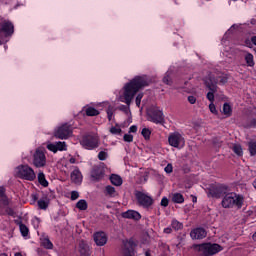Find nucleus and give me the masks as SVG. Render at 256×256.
Listing matches in <instances>:
<instances>
[{
	"label": "nucleus",
	"mask_w": 256,
	"mask_h": 256,
	"mask_svg": "<svg viewBox=\"0 0 256 256\" xmlns=\"http://www.w3.org/2000/svg\"><path fill=\"white\" fill-rule=\"evenodd\" d=\"M149 85V80H147V76H136L130 82L124 85V92L119 97L121 103H126L128 107H131V103H133V99H135V95L143 89V87H147Z\"/></svg>",
	"instance_id": "f257e3e1"
},
{
	"label": "nucleus",
	"mask_w": 256,
	"mask_h": 256,
	"mask_svg": "<svg viewBox=\"0 0 256 256\" xmlns=\"http://www.w3.org/2000/svg\"><path fill=\"white\" fill-rule=\"evenodd\" d=\"M243 203H245L243 195L228 192L223 197L221 205L223 209H241V207H243Z\"/></svg>",
	"instance_id": "f03ea898"
},
{
	"label": "nucleus",
	"mask_w": 256,
	"mask_h": 256,
	"mask_svg": "<svg viewBox=\"0 0 256 256\" xmlns=\"http://www.w3.org/2000/svg\"><path fill=\"white\" fill-rule=\"evenodd\" d=\"M205 85L207 89H209V92L206 95V99L210 101L209 109L213 113V115H217V108L215 107L214 101H215V93H217V80L214 78H210L205 81Z\"/></svg>",
	"instance_id": "7ed1b4c3"
},
{
	"label": "nucleus",
	"mask_w": 256,
	"mask_h": 256,
	"mask_svg": "<svg viewBox=\"0 0 256 256\" xmlns=\"http://www.w3.org/2000/svg\"><path fill=\"white\" fill-rule=\"evenodd\" d=\"M16 175L20 179H24L25 181H35L37 179V174H35V170L31 168L29 165H19L16 168Z\"/></svg>",
	"instance_id": "20e7f679"
},
{
	"label": "nucleus",
	"mask_w": 256,
	"mask_h": 256,
	"mask_svg": "<svg viewBox=\"0 0 256 256\" xmlns=\"http://www.w3.org/2000/svg\"><path fill=\"white\" fill-rule=\"evenodd\" d=\"M227 193H229V186L227 184H212L208 188L207 195L214 199H221Z\"/></svg>",
	"instance_id": "39448f33"
},
{
	"label": "nucleus",
	"mask_w": 256,
	"mask_h": 256,
	"mask_svg": "<svg viewBox=\"0 0 256 256\" xmlns=\"http://www.w3.org/2000/svg\"><path fill=\"white\" fill-rule=\"evenodd\" d=\"M32 165L37 169H41L47 165V156L45 155V149L37 148L33 154Z\"/></svg>",
	"instance_id": "423d86ee"
},
{
	"label": "nucleus",
	"mask_w": 256,
	"mask_h": 256,
	"mask_svg": "<svg viewBox=\"0 0 256 256\" xmlns=\"http://www.w3.org/2000/svg\"><path fill=\"white\" fill-rule=\"evenodd\" d=\"M80 144L84 149L93 151V149H97V147H99V137L95 135H85L80 141Z\"/></svg>",
	"instance_id": "0eeeda50"
},
{
	"label": "nucleus",
	"mask_w": 256,
	"mask_h": 256,
	"mask_svg": "<svg viewBox=\"0 0 256 256\" xmlns=\"http://www.w3.org/2000/svg\"><path fill=\"white\" fill-rule=\"evenodd\" d=\"M168 143L171 147L176 149H183L185 147V138L179 132H173L168 137Z\"/></svg>",
	"instance_id": "6e6552de"
},
{
	"label": "nucleus",
	"mask_w": 256,
	"mask_h": 256,
	"mask_svg": "<svg viewBox=\"0 0 256 256\" xmlns=\"http://www.w3.org/2000/svg\"><path fill=\"white\" fill-rule=\"evenodd\" d=\"M71 135H73V127L69 124L59 126L54 132V137L56 139H69Z\"/></svg>",
	"instance_id": "1a4fd4ad"
},
{
	"label": "nucleus",
	"mask_w": 256,
	"mask_h": 256,
	"mask_svg": "<svg viewBox=\"0 0 256 256\" xmlns=\"http://www.w3.org/2000/svg\"><path fill=\"white\" fill-rule=\"evenodd\" d=\"M105 177V169L101 166H94L90 171V179L93 183H99L103 181Z\"/></svg>",
	"instance_id": "9d476101"
},
{
	"label": "nucleus",
	"mask_w": 256,
	"mask_h": 256,
	"mask_svg": "<svg viewBox=\"0 0 256 256\" xmlns=\"http://www.w3.org/2000/svg\"><path fill=\"white\" fill-rule=\"evenodd\" d=\"M135 197L142 207H151L153 205V198L141 191H136Z\"/></svg>",
	"instance_id": "9b49d317"
},
{
	"label": "nucleus",
	"mask_w": 256,
	"mask_h": 256,
	"mask_svg": "<svg viewBox=\"0 0 256 256\" xmlns=\"http://www.w3.org/2000/svg\"><path fill=\"white\" fill-rule=\"evenodd\" d=\"M199 251H203L205 255H215L221 251L219 244H203L199 246Z\"/></svg>",
	"instance_id": "f8f14e48"
},
{
	"label": "nucleus",
	"mask_w": 256,
	"mask_h": 256,
	"mask_svg": "<svg viewBox=\"0 0 256 256\" xmlns=\"http://www.w3.org/2000/svg\"><path fill=\"white\" fill-rule=\"evenodd\" d=\"M14 31H15V27L13 26V23L5 20L1 24L0 33H4L5 37H11Z\"/></svg>",
	"instance_id": "ddd939ff"
},
{
	"label": "nucleus",
	"mask_w": 256,
	"mask_h": 256,
	"mask_svg": "<svg viewBox=\"0 0 256 256\" xmlns=\"http://www.w3.org/2000/svg\"><path fill=\"white\" fill-rule=\"evenodd\" d=\"M149 120L152 123H163L165 121V116H163V111L161 110H154L149 114Z\"/></svg>",
	"instance_id": "4468645a"
},
{
	"label": "nucleus",
	"mask_w": 256,
	"mask_h": 256,
	"mask_svg": "<svg viewBox=\"0 0 256 256\" xmlns=\"http://www.w3.org/2000/svg\"><path fill=\"white\" fill-rule=\"evenodd\" d=\"M47 150L52 151V153H57V151H67V144L65 142H57L55 144H47Z\"/></svg>",
	"instance_id": "2eb2a0df"
},
{
	"label": "nucleus",
	"mask_w": 256,
	"mask_h": 256,
	"mask_svg": "<svg viewBox=\"0 0 256 256\" xmlns=\"http://www.w3.org/2000/svg\"><path fill=\"white\" fill-rule=\"evenodd\" d=\"M70 179L72 183H75L76 185H81V183H83V174H81V170L75 167V169L70 174Z\"/></svg>",
	"instance_id": "dca6fc26"
},
{
	"label": "nucleus",
	"mask_w": 256,
	"mask_h": 256,
	"mask_svg": "<svg viewBox=\"0 0 256 256\" xmlns=\"http://www.w3.org/2000/svg\"><path fill=\"white\" fill-rule=\"evenodd\" d=\"M94 241L98 247H103L107 244V234L105 232H96L94 234Z\"/></svg>",
	"instance_id": "f3484780"
},
{
	"label": "nucleus",
	"mask_w": 256,
	"mask_h": 256,
	"mask_svg": "<svg viewBox=\"0 0 256 256\" xmlns=\"http://www.w3.org/2000/svg\"><path fill=\"white\" fill-rule=\"evenodd\" d=\"M191 239H205L207 231L204 228H196L190 232Z\"/></svg>",
	"instance_id": "a211bd4d"
},
{
	"label": "nucleus",
	"mask_w": 256,
	"mask_h": 256,
	"mask_svg": "<svg viewBox=\"0 0 256 256\" xmlns=\"http://www.w3.org/2000/svg\"><path fill=\"white\" fill-rule=\"evenodd\" d=\"M209 79H215V81H217V84L219 83V85H225V83L229 81V76L223 73L218 74V76L216 77L209 75L208 77L205 78L204 82Z\"/></svg>",
	"instance_id": "6ab92c4d"
},
{
	"label": "nucleus",
	"mask_w": 256,
	"mask_h": 256,
	"mask_svg": "<svg viewBox=\"0 0 256 256\" xmlns=\"http://www.w3.org/2000/svg\"><path fill=\"white\" fill-rule=\"evenodd\" d=\"M124 219H133V221H139L141 219V214L135 210H128L122 213Z\"/></svg>",
	"instance_id": "aec40b11"
},
{
	"label": "nucleus",
	"mask_w": 256,
	"mask_h": 256,
	"mask_svg": "<svg viewBox=\"0 0 256 256\" xmlns=\"http://www.w3.org/2000/svg\"><path fill=\"white\" fill-rule=\"evenodd\" d=\"M135 255V248L133 241H128L124 244L123 256H133Z\"/></svg>",
	"instance_id": "412c9836"
},
{
	"label": "nucleus",
	"mask_w": 256,
	"mask_h": 256,
	"mask_svg": "<svg viewBox=\"0 0 256 256\" xmlns=\"http://www.w3.org/2000/svg\"><path fill=\"white\" fill-rule=\"evenodd\" d=\"M79 253L81 256H87L89 255V246L87 245V242L85 240H81L79 242Z\"/></svg>",
	"instance_id": "4be33fe9"
},
{
	"label": "nucleus",
	"mask_w": 256,
	"mask_h": 256,
	"mask_svg": "<svg viewBox=\"0 0 256 256\" xmlns=\"http://www.w3.org/2000/svg\"><path fill=\"white\" fill-rule=\"evenodd\" d=\"M110 181L112 185H115V187H121V185H123V178L117 174H112L110 176Z\"/></svg>",
	"instance_id": "5701e85b"
},
{
	"label": "nucleus",
	"mask_w": 256,
	"mask_h": 256,
	"mask_svg": "<svg viewBox=\"0 0 256 256\" xmlns=\"http://www.w3.org/2000/svg\"><path fill=\"white\" fill-rule=\"evenodd\" d=\"M104 195L106 197H111V198L117 197V190H115V187L108 185L104 189Z\"/></svg>",
	"instance_id": "b1692460"
},
{
	"label": "nucleus",
	"mask_w": 256,
	"mask_h": 256,
	"mask_svg": "<svg viewBox=\"0 0 256 256\" xmlns=\"http://www.w3.org/2000/svg\"><path fill=\"white\" fill-rule=\"evenodd\" d=\"M84 111H85L87 117H97V115H99V110H97L91 106H86L84 108Z\"/></svg>",
	"instance_id": "393cba45"
},
{
	"label": "nucleus",
	"mask_w": 256,
	"mask_h": 256,
	"mask_svg": "<svg viewBox=\"0 0 256 256\" xmlns=\"http://www.w3.org/2000/svg\"><path fill=\"white\" fill-rule=\"evenodd\" d=\"M38 182L40 185H42V187H49V182L45 178V174L43 172L38 173Z\"/></svg>",
	"instance_id": "a878e982"
},
{
	"label": "nucleus",
	"mask_w": 256,
	"mask_h": 256,
	"mask_svg": "<svg viewBox=\"0 0 256 256\" xmlns=\"http://www.w3.org/2000/svg\"><path fill=\"white\" fill-rule=\"evenodd\" d=\"M172 201H173V203H184L185 198L183 197V195L181 193H174L172 195Z\"/></svg>",
	"instance_id": "bb28decb"
},
{
	"label": "nucleus",
	"mask_w": 256,
	"mask_h": 256,
	"mask_svg": "<svg viewBox=\"0 0 256 256\" xmlns=\"http://www.w3.org/2000/svg\"><path fill=\"white\" fill-rule=\"evenodd\" d=\"M87 201L82 199V200H79L77 203H76V208L79 209V211H87Z\"/></svg>",
	"instance_id": "cd10ccee"
},
{
	"label": "nucleus",
	"mask_w": 256,
	"mask_h": 256,
	"mask_svg": "<svg viewBox=\"0 0 256 256\" xmlns=\"http://www.w3.org/2000/svg\"><path fill=\"white\" fill-rule=\"evenodd\" d=\"M245 61L248 65V67H255V60H253V54L247 53L245 55Z\"/></svg>",
	"instance_id": "c85d7f7f"
},
{
	"label": "nucleus",
	"mask_w": 256,
	"mask_h": 256,
	"mask_svg": "<svg viewBox=\"0 0 256 256\" xmlns=\"http://www.w3.org/2000/svg\"><path fill=\"white\" fill-rule=\"evenodd\" d=\"M18 225L22 237H27V235H29V228L25 224H22L21 222L18 223Z\"/></svg>",
	"instance_id": "c756f323"
},
{
	"label": "nucleus",
	"mask_w": 256,
	"mask_h": 256,
	"mask_svg": "<svg viewBox=\"0 0 256 256\" xmlns=\"http://www.w3.org/2000/svg\"><path fill=\"white\" fill-rule=\"evenodd\" d=\"M42 247H44L45 249H53V243L51 242V240H49V238H44L42 239Z\"/></svg>",
	"instance_id": "7c9ffc66"
},
{
	"label": "nucleus",
	"mask_w": 256,
	"mask_h": 256,
	"mask_svg": "<svg viewBox=\"0 0 256 256\" xmlns=\"http://www.w3.org/2000/svg\"><path fill=\"white\" fill-rule=\"evenodd\" d=\"M163 83H165V85H173V80L171 79V72H166L165 76L163 77Z\"/></svg>",
	"instance_id": "2f4dec72"
},
{
	"label": "nucleus",
	"mask_w": 256,
	"mask_h": 256,
	"mask_svg": "<svg viewBox=\"0 0 256 256\" xmlns=\"http://www.w3.org/2000/svg\"><path fill=\"white\" fill-rule=\"evenodd\" d=\"M248 149L250 151V155H256V141H250L248 144Z\"/></svg>",
	"instance_id": "473e14b6"
},
{
	"label": "nucleus",
	"mask_w": 256,
	"mask_h": 256,
	"mask_svg": "<svg viewBox=\"0 0 256 256\" xmlns=\"http://www.w3.org/2000/svg\"><path fill=\"white\" fill-rule=\"evenodd\" d=\"M171 226H172V229H175V231H179L180 229H183V224L177 220H172Z\"/></svg>",
	"instance_id": "72a5a7b5"
},
{
	"label": "nucleus",
	"mask_w": 256,
	"mask_h": 256,
	"mask_svg": "<svg viewBox=\"0 0 256 256\" xmlns=\"http://www.w3.org/2000/svg\"><path fill=\"white\" fill-rule=\"evenodd\" d=\"M121 132H122L121 127H119L118 124L110 128V133L112 135H121Z\"/></svg>",
	"instance_id": "f704fd0d"
},
{
	"label": "nucleus",
	"mask_w": 256,
	"mask_h": 256,
	"mask_svg": "<svg viewBox=\"0 0 256 256\" xmlns=\"http://www.w3.org/2000/svg\"><path fill=\"white\" fill-rule=\"evenodd\" d=\"M232 149H233L234 153L236 155H238L239 157H241V155H243V148H241V145L235 144Z\"/></svg>",
	"instance_id": "c9c22d12"
},
{
	"label": "nucleus",
	"mask_w": 256,
	"mask_h": 256,
	"mask_svg": "<svg viewBox=\"0 0 256 256\" xmlns=\"http://www.w3.org/2000/svg\"><path fill=\"white\" fill-rule=\"evenodd\" d=\"M38 207L39 209H47L49 207V202H47L46 200L40 199L38 200Z\"/></svg>",
	"instance_id": "e433bc0d"
},
{
	"label": "nucleus",
	"mask_w": 256,
	"mask_h": 256,
	"mask_svg": "<svg viewBox=\"0 0 256 256\" xmlns=\"http://www.w3.org/2000/svg\"><path fill=\"white\" fill-rule=\"evenodd\" d=\"M107 157H109V154L107 153V151H100L98 153L99 161H105V160H107Z\"/></svg>",
	"instance_id": "4c0bfd02"
},
{
	"label": "nucleus",
	"mask_w": 256,
	"mask_h": 256,
	"mask_svg": "<svg viewBox=\"0 0 256 256\" xmlns=\"http://www.w3.org/2000/svg\"><path fill=\"white\" fill-rule=\"evenodd\" d=\"M224 115H231V105L225 103L223 106Z\"/></svg>",
	"instance_id": "58836bf2"
},
{
	"label": "nucleus",
	"mask_w": 256,
	"mask_h": 256,
	"mask_svg": "<svg viewBox=\"0 0 256 256\" xmlns=\"http://www.w3.org/2000/svg\"><path fill=\"white\" fill-rule=\"evenodd\" d=\"M142 135L145 139H149V137H151V130L144 128L142 130Z\"/></svg>",
	"instance_id": "ea45409f"
},
{
	"label": "nucleus",
	"mask_w": 256,
	"mask_h": 256,
	"mask_svg": "<svg viewBox=\"0 0 256 256\" xmlns=\"http://www.w3.org/2000/svg\"><path fill=\"white\" fill-rule=\"evenodd\" d=\"M141 99H143V93H139L137 96H136V105L137 107H141Z\"/></svg>",
	"instance_id": "a19ab883"
},
{
	"label": "nucleus",
	"mask_w": 256,
	"mask_h": 256,
	"mask_svg": "<svg viewBox=\"0 0 256 256\" xmlns=\"http://www.w3.org/2000/svg\"><path fill=\"white\" fill-rule=\"evenodd\" d=\"M188 102L190 103V105H195V103H197V97L190 95L188 96Z\"/></svg>",
	"instance_id": "79ce46f5"
},
{
	"label": "nucleus",
	"mask_w": 256,
	"mask_h": 256,
	"mask_svg": "<svg viewBox=\"0 0 256 256\" xmlns=\"http://www.w3.org/2000/svg\"><path fill=\"white\" fill-rule=\"evenodd\" d=\"M77 199H79V192L72 191L71 192V201H77Z\"/></svg>",
	"instance_id": "37998d69"
},
{
	"label": "nucleus",
	"mask_w": 256,
	"mask_h": 256,
	"mask_svg": "<svg viewBox=\"0 0 256 256\" xmlns=\"http://www.w3.org/2000/svg\"><path fill=\"white\" fill-rule=\"evenodd\" d=\"M124 141H126V143H132V141H133V135H131V134H125V135H124Z\"/></svg>",
	"instance_id": "c03bdc74"
},
{
	"label": "nucleus",
	"mask_w": 256,
	"mask_h": 256,
	"mask_svg": "<svg viewBox=\"0 0 256 256\" xmlns=\"http://www.w3.org/2000/svg\"><path fill=\"white\" fill-rule=\"evenodd\" d=\"M165 173H173V165L167 164V166L164 168Z\"/></svg>",
	"instance_id": "a18cd8bd"
},
{
	"label": "nucleus",
	"mask_w": 256,
	"mask_h": 256,
	"mask_svg": "<svg viewBox=\"0 0 256 256\" xmlns=\"http://www.w3.org/2000/svg\"><path fill=\"white\" fill-rule=\"evenodd\" d=\"M161 205L162 207H167L169 205V199L167 197L162 198Z\"/></svg>",
	"instance_id": "49530a36"
},
{
	"label": "nucleus",
	"mask_w": 256,
	"mask_h": 256,
	"mask_svg": "<svg viewBox=\"0 0 256 256\" xmlns=\"http://www.w3.org/2000/svg\"><path fill=\"white\" fill-rule=\"evenodd\" d=\"M129 133H137V126L133 125L129 128Z\"/></svg>",
	"instance_id": "de8ad7c7"
},
{
	"label": "nucleus",
	"mask_w": 256,
	"mask_h": 256,
	"mask_svg": "<svg viewBox=\"0 0 256 256\" xmlns=\"http://www.w3.org/2000/svg\"><path fill=\"white\" fill-rule=\"evenodd\" d=\"M2 202L3 205H9V199H7V196H2Z\"/></svg>",
	"instance_id": "09e8293b"
},
{
	"label": "nucleus",
	"mask_w": 256,
	"mask_h": 256,
	"mask_svg": "<svg viewBox=\"0 0 256 256\" xmlns=\"http://www.w3.org/2000/svg\"><path fill=\"white\" fill-rule=\"evenodd\" d=\"M108 120L111 121L113 119V112L111 110L107 111Z\"/></svg>",
	"instance_id": "8fccbe9b"
},
{
	"label": "nucleus",
	"mask_w": 256,
	"mask_h": 256,
	"mask_svg": "<svg viewBox=\"0 0 256 256\" xmlns=\"http://www.w3.org/2000/svg\"><path fill=\"white\" fill-rule=\"evenodd\" d=\"M172 231L173 230L171 229V227H167V228L164 229V233H166L167 235L171 234Z\"/></svg>",
	"instance_id": "3c124183"
},
{
	"label": "nucleus",
	"mask_w": 256,
	"mask_h": 256,
	"mask_svg": "<svg viewBox=\"0 0 256 256\" xmlns=\"http://www.w3.org/2000/svg\"><path fill=\"white\" fill-rule=\"evenodd\" d=\"M76 159L74 157L69 159V163H71L72 165H74V163H76Z\"/></svg>",
	"instance_id": "603ef678"
},
{
	"label": "nucleus",
	"mask_w": 256,
	"mask_h": 256,
	"mask_svg": "<svg viewBox=\"0 0 256 256\" xmlns=\"http://www.w3.org/2000/svg\"><path fill=\"white\" fill-rule=\"evenodd\" d=\"M4 193L5 190L3 188H0V197H5Z\"/></svg>",
	"instance_id": "864d4df0"
},
{
	"label": "nucleus",
	"mask_w": 256,
	"mask_h": 256,
	"mask_svg": "<svg viewBox=\"0 0 256 256\" xmlns=\"http://www.w3.org/2000/svg\"><path fill=\"white\" fill-rule=\"evenodd\" d=\"M7 213H8V215H13L14 212H13V210L8 209V210H7Z\"/></svg>",
	"instance_id": "5fc2aeb1"
},
{
	"label": "nucleus",
	"mask_w": 256,
	"mask_h": 256,
	"mask_svg": "<svg viewBox=\"0 0 256 256\" xmlns=\"http://www.w3.org/2000/svg\"><path fill=\"white\" fill-rule=\"evenodd\" d=\"M253 241H256V232L252 236Z\"/></svg>",
	"instance_id": "6e6d98bb"
},
{
	"label": "nucleus",
	"mask_w": 256,
	"mask_h": 256,
	"mask_svg": "<svg viewBox=\"0 0 256 256\" xmlns=\"http://www.w3.org/2000/svg\"><path fill=\"white\" fill-rule=\"evenodd\" d=\"M145 256H151V253H149V251H146Z\"/></svg>",
	"instance_id": "4d7b16f0"
},
{
	"label": "nucleus",
	"mask_w": 256,
	"mask_h": 256,
	"mask_svg": "<svg viewBox=\"0 0 256 256\" xmlns=\"http://www.w3.org/2000/svg\"><path fill=\"white\" fill-rule=\"evenodd\" d=\"M14 256H23L20 252L15 253Z\"/></svg>",
	"instance_id": "13d9d810"
},
{
	"label": "nucleus",
	"mask_w": 256,
	"mask_h": 256,
	"mask_svg": "<svg viewBox=\"0 0 256 256\" xmlns=\"http://www.w3.org/2000/svg\"><path fill=\"white\" fill-rule=\"evenodd\" d=\"M253 187H254V189H256V179L253 182Z\"/></svg>",
	"instance_id": "bf43d9fd"
},
{
	"label": "nucleus",
	"mask_w": 256,
	"mask_h": 256,
	"mask_svg": "<svg viewBox=\"0 0 256 256\" xmlns=\"http://www.w3.org/2000/svg\"><path fill=\"white\" fill-rule=\"evenodd\" d=\"M192 201L193 203H197V197H194Z\"/></svg>",
	"instance_id": "052dcab7"
},
{
	"label": "nucleus",
	"mask_w": 256,
	"mask_h": 256,
	"mask_svg": "<svg viewBox=\"0 0 256 256\" xmlns=\"http://www.w3.org/2000/svg\"><path fill=\"white\" fill-rule=\"evenodd\" d=\"M0 256H9V255H7L6 253H2L0 254Z\"/></svg>",
	"instance_id": "680f3d73"
}]
</instances>
